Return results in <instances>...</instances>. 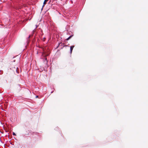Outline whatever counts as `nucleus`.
<instances>
[{"instance_id": "obj_4", "label": "nucleus", "mask_w": 148, "mask_h": 148, "mask_svg": "<svg viewBox=\"0 0 148 148\" xmlns=\"http://www.w3.org/2000/svg\"><path fill=\"white\" fill-rule=\"evenodd\" d=\"M13 134V135H15V136H16V134H15V133L14 132H13V134Z\"/></svg>"}, {"instance_id": "obj_1", "label": "nucleus", "mask_w": 148, "mask_h": 148, "mask_svg": "<svg viewBox=\"0 0 148 148\" xmlns=\"http://www.w3.org/2000/svg\"><path fill=\"white\" fill-rule=\"evenodd\" d=\"M74 47V46L73 45L71 46L70 47V53H72L73 49V48Z\"/></svg>"}, {"instance_id": "obj_6", "label": "nucleus", "mask_w": 148, "mask_h": 148, "mask_svg": "<svg viewBox=\"0 0 148 148\" xmlns=\"http://www.w3.org/2000/svg\"><path fill=\"white\" fill-rule=\"evenodd\" d=\"M30 37V36H29V38Z\"/></svg>"}, {"instance_id": "obj_5", "label": "nucleus", "mask_w": 148, "mask_h": 148, "mask_svg": "<svg viewBox=\"0 0 148 148\" xmlns=\"http://www.w3.org/2000/svg\"><path fill=\"white\" fill-rule=\"evenodd\" d=\"M38 97V96H36V98H37V97Z\"/></svg>"}, {"instance_id": "obj_2", "label": "nucleus", "mask_w": 148, "mask_h": 148, "mask_svg": "<svg viewBox=\"0 0 148 148\" xmlns=\"http://www.w3.org/2000/svg\"><path fill=\"white\" fill-rule=\"evenodd\" d=\"M48 0H45V1L43 3V5L42 6V7L44 6V5L46 4V2L48 1Z\"/></svg>"}, {"instance_id": "obj_3", "label": "nucleus", "mask_w": 148, "mask_h": 148, "mask_svg": "<svg viewBox=\"0 0 148 148\" xmlns=\"http://www.w3.org/2000/svg\"><path fill=\"white\" fill-rule=\"evenodd\" d=\"M72 36H70L69 37H68L67 39V40H69V39H70V38Z\"/></svg>"}]
</instances>
